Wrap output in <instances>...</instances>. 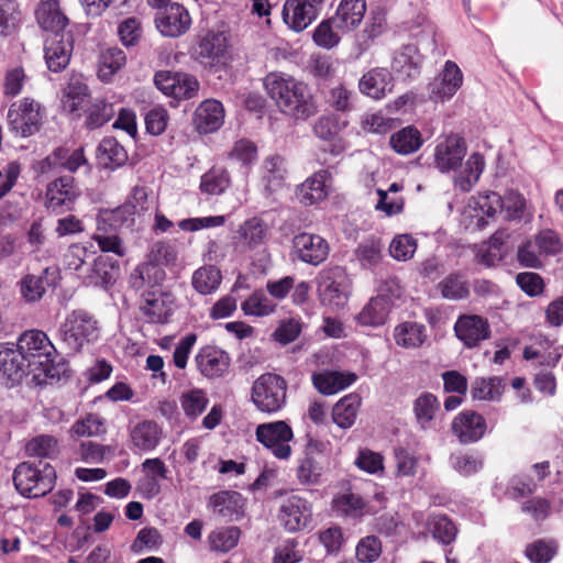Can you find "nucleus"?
<instances>
[{
  "instance_id": "6",
  "label": "nucleus",
  "mask_w": 563,
  "mask_h": 563,
  "mask_svg": "<svg viewBox=\"0 0 563 563\" xmlns=\"http://www.w3.org/2000/svg\"><path fill=\"white\" fill-rule=\"evenodd\" d=\"M504 209V201L499 194L489 192L472 197L460 214V223L466 230H481L495 220L498 212Z\"/></svg>"
},
{
  "instance_id": "19",
  "label": "nucleus",
  "mask_w": 563,
  "mask_h": 563,
  "mask_svg": "<svg viewBox=\"0 0 563 563\" xmlns=\"http://www.w3.org/2000/svg\"><path fill=\"white\" fill-rule=\"evenodd\" d=\"M245 501L242 495L233 490H222L210 496L208 508L225 521H236L244 515Z\"/></svg>"
},
{
  "instance_id": "27",
  "label": "nucleus",
  "mask_w": 563,
  "mask_h": 563,
  "mask_svg": "<svg viewBox=\"0 0 563 563\" xmlns=\"http://www.w3.org/2000/svg\"><path fill=\"white\" fill-rule=\"evenodd\" d=\"M224 122V108L214 99L202 101L195 111L194 123L200 133H211L221 128Z\"/></svg>"
},
{
  "instance_id": "9",
  "label": "nucleus",
  "mask_w": 563,
  "mask_h": 563,
  "mask_svg": "<svg viewBox=\"0 0 563 563\" xmlns=\"http://www.w3.org/2000/svg\"><path fill=\"white\" fill-rule=\"evenodd\" d=\"M228 53V33L224 31H209L198 40L194 49V57L206 68H217L225 64Z\"/></svg>"
},
{
  "instance_id": "14",
  "label": "nucleus",
  "mask_w": 563,
  "mask_h": 563,
  "mask_svg": "<svg viewBox=\"0 0 563 563\" xmlns=\"http://www.w3.org/2000/svg\"><path fill=\"white\" fill-rule=\"evenodd\" d=\"M30 373L14 343H0V384L12 387Z\"/></svg>"
},
{
  "instance_id": "7",
  "label": "nucleus",
  "mask_w": 563,
  "mask_h": 563,
  "mask_svg": "<svg viewBox=\"0 0 563 563\" xmlns=\"http://www.w3.org/2000/svg\"><path fill=\"white\" fill-rule=\"evenodd\" d=\"M286 389L287 384L282 376L266 373L254 382L252 400L261 411L273 413L285 405Z\"/></svg>"
},
{
  "instance_id": "60",
  "label": "nucleus",
  "mask_w": 563,
  "mask_h": 563,
  "mask_svg": "<svg viewBox=\"0 0 563 563\" xmlns=\"http://www.w3.org/2000/svg\"><path fill=\"white\" fill-rule=\"evenodd\" d=\"M356 467L361 471L373 475H380L384 473V456L367 448L360 449L357 456L354 461Z\"/></svg>"
},
{
  "instance_id": "53",
  "label": "nucleus",
  "mask_w": 563,
  "mask_h": 563,
  "mask_svg": "<svg viewBox=\"0 0 563 563\" xmlns=\"http://www.w3.org/2000/svg\"><path fill=\"white\" fill-rule=\"evenodd\" d=\"M341 30H338L333 18L322 20L313 30L312 40L314 44L324 49H331L341 41Z\"/></svg>"
},
{
  "instance_id": "15",
  "label": "nucleus",
  "mask_w": 563,
  "mask_h": 563,
  "mask_svg": "<svg viewBox=\"0 0 563 563\" xmlns=\"http://www.w3.org/2000/svg\"><path fill=\"white\" fill-rule=\"evenodd\" d=\"M311 505L299 496H291L280 506L278 519L290 532L305 529L311 520Z\"/></svg>"
},
{
  "instance_id": "61",
  "label": "nucleus",
  "mask_w": 563,
  "mask_h": 563,
  "mask_svg": "<svg viewBox=\"0 0 563 563\" xmlns=\"http://www.w3.org/2000/svg\"><path fill=\"white\" fill-rule=\"evenodd\" d=\"M386 30V12L382 8H375L369 11L362 31L364 42H372L380 36Z\"/></svg>"
},
{
  "instance_id": "31",
  "label": "nucleus",
  "mask_w": 563,
  "mask_h": 563,
  "mask_svg": "<svg viewBox=\"0 0 563 563\" xmlns=\"http://www.w3.org/2000/svg\"><path fill=\"white\" fill-rule=\"evenodd\" d=\"M457 89V66L448 60L444 69L429 84V96L434 101L451 99Z\"/></svg>"
},
{
  "instance_id": "35",
  "label": "nucleus",
  "mask_w": 563,
  "mask_h": 563,
  "mask_svg": "<svg viewBox=\"0 0 563 563\" xmlns=\"http://www.w3.org/2000/svg\"><path fill=\"white\" fill-rule=\"evenodd\" d=\"M85 164H87V159L82 148L70 151L65 147H58L41 162V168L45 170L46 167H62L74 173Z\"/></svg>"
},
{
  "instance_id": "44",
  "label": "nucleus",
  "mask_w": 563,
  "mask_h": 563,
  "mask_svg": "<svg viewBox=\"0 0 563 563\" xmlns=\"http://www.w3.org/2000/svg\"><path fill=\"white\" fill-rule=\"evenodd\" d=\"M390 146L400 155H409L417 152L422 145L421 133L413 126H406L390 136Z\"/></svg>"
},
{
  "instance_id": "34",
  "label": "nucleus",
  "mask_w": 563,
  "mask_h": 563,
  "mask_svg": "<svg viewBox=\"0 0 563 563\" xmlns=\"http://www.w3.org/2000/svg\"><path fill=\"white\" fill-rule=\"evenodd\" d=\"M420 63L417 47L405 45L394 53L391 69L402 79H412L420 73Z\"/></svg>"
},
{
  "instance_id": "28",
  "label": "nucleus",
  "mask_w": 563,
  "mask_h": 563,
  "mask_svg": "<svg viewBox=\"0 0 563 563\" xmlns=\"http://www.w3.org/2000/svg\"><path fill=\"white\" fill-rule=\"evenodd\" d=\"M490 327L488 320L477 314H460V341L467 347H474L488 339Z\"/></svg>"
},
{
  "instance_id": "11",
  "label": "nucleus",
  "mask_w": 563,
  "mask_h": 563,
  "mask_svg": "<svg viewBox=\"0 0 563 563\" xmlns=\"http://www.w3.org/2000/svg\"><path fill=\"white\" fill-rule=\"evenodd\" d=\"M156 87L166 96L177 100L195 97L199 89L196 77L185 73L158 71L154 77Z\"/></svg>"
},
{
  "instance_id": "55",
  "label": "nucleus",
  "mask_w": 563,
  "mask_h": 563,
  "mask_svg": "<svg viewBox=\"0 0 563 563\" xmlns=\"http://www.w3.org/2000/svg\"><path fill=\"white\" fill-rule=\"evenodd\" d=\"M439 409L440 402L431 393L421 394L413 404L417 421L422 428H426L433 420Z\"/></svg>"
},
{
  "instance_id": "8",
  "label": "nucleus",
  "mask_w": 563,
  "mask_h": 563,
  "mask_svg": "<svg viewBox=\"0 0 563 563\" xmlns=\"http://www.w3.org/2000/svg\"><path fill=\"white\" fill-rule=\"evenodd\" d=\"M43 120L42 106L31 98L13 102L8 110L10 129L22 137L31 136L40 131Z\"/></svg>"
},
{
  "instance_id": "48",
  "label": "nucleus",
  "mask_w": 563,
  "mask_h": 563,
  "mask_svg": "<svg viewBox=\"0 0 563 563\" xmlns=\"http://www.w3.org/2000/svg\"><path fill=\"white\" fill-rule=\"evenodd\" d=\"M394 338L399 346L419 347L426 340V328L417 322H404L395 328Z\"/></svg>"
},
{
  "instance_id": "5",
  "label": "nucleus",
  "mask_w": 563,
  "mask_h": 563,
  "mask_svg": "<svg viewBox=\"0 0 563 563\" xmlns=\"http://www.w3.org/2000/svg\"><path fill=\"white\" fill-rule=\"evenodd\" d=\"M317 292L321 303L332 310L342 309L350 294V280L343 267L321 269L317 277Z\"/></svg>"
},
{
  "instance_id": "10",
  "label": "nucleus",
  "mask_w": 563,
  "mask_h": 563,
  "mask_svg": "<svg viewBox=\"0 0 563 563\" xmlns=\"http://www.w3.org/2000/svg\"><path fill=\"white\" fill-rule=\"evenodd\" d=\"M256 440L278 459H288L291 454L289 442L294 438L292 430L285 421L258 424Z\"/></svg>"
},
{
  "instance_id": "12",
  "label": "nucleus",
  "mask_w": 563,
  "mask_h": 563,
  "mask_svg": "<svg viewBox=\"0 0 563 563\" xmlns=\"http://www.w3.org/2000/svg\"><path fill=\"white\" fill-rule=\"evenodd\" d=\"M155 23L164 36L176 37L188 31L191 19L184 5L172 2L156 13Z\"/></svg>"
},
{
  "instance_id": "20",
  "label": "nucleus",
  "mask_w": 563,
  "mask_h": 563,
  "mask_svg": "<svg viewBox=\"0 0 563 563\" xmlns=\"http://www.w3.org/2000/svg\"><path fill=\"white\" fill-rule=\"evenodd\" d=\"M261 186L266 196H272L283 189L288 174L284 157L275 154L266 157L260 168Z\"/></svg>"
},
{
  "instance_id": "52",
  "label": "nucleus",
  "mask_w": 563,
  "mask_h": 563,
  "mask_svg": "<svg viewBox=\"0 0 563 563\" xmlns=\"http://www.w3.org/2000/svg\"><path fill=\"white\" fill-rule=\"evenodd\" d=\"M559 543L554 539H538L526 547L525 554L532 563H549L558 554Z\"/></svg>"
},
{
  "instance_id": "63",
  "label": "nucleus",
  "mask_w": 563,
  "mask_h": 563,
  "mask_svg": "<svg viewBox=\"0 0 563 563\" xmlns=\"http://www.w3.org/2000/svg\"><path fill=\"white\" fill-rule=\"evenodd\" d=\"M417 250V241L410 234H398L389 244L390 256L399 262L410 260Z\"/></svg>"
},
{
  "instance_id": "43",
  "label": "nucleus",
  "mask_w": 563,
  "mask_h": 563,
  "mask_svg": "<svg viewBox=\"0 0 563 563\" xmlns=\"http://www.w3.org/2000/svg\"><path fill=\"white\" fill-rule=\"evenodd\" d=\"M505 386V380L501 377H479L473 382L471 394L476 400L496 401L501 398Z\"/></svg>"
},
{
  "instance_id": "47",
  "label": "nucleus",
  "mask_w": 563,
  "mask_h": 563,
  "mask_svg": "<svg viewBox=\"0 0 563 563\" xmlns=\"http://www.w3.org/2000/svg\"><path fill=\"white\" fill-rule=\"evenodd\" d=\"M126 62L124 52L118 47H110L101 52L99 56L98 77L108 82Z\"/></svg>"
},
{
  "instance_id": "30",
  "label": "nucleus",
  "mask_w": 563,
  "mask_h": 563,
  "mask_svg": "<svg viewBox=\"0 0 563 563\" xmlns=\"http://www.w3.org/2000/svg\"><path fill=\"white\" fill-rule=\"evenodd\" d=\"M360 91L373 99H383L391 92L393 78L386 68H373L365 73L358 82Z\"/></svg>"
},
{
  "instance_id": "22",
  "label": "nucleus",
  "mask_w": 563,
  "mask_h": 563,
  "mask_svg": "<svg viewBox=\"0 0 563 563\" xmlns=\"http://www.w3.org/2000/svg\"><path fill=\"white\" fill-rule=\"evenodd\" d=\"M320 15V12L299 0H286L282 16L284 23L296 33L305 31Z\"/></svg>"
},
{
  "instance_id": "13",
  "label": "nucleus",
  "mask_w": 563,
  "mask_h": 563,
  "mask_svg": "<svg viewBox=\"0 0 563 563\" xmlns=\"http://www.w3.org/2000/svg\"><path fill=\"white\" fill-rule=\"evenodd\" d=\"M80 196V189L71 176H60L46 186L45 207L52 211L69 208Z\"/></svg>"
},
{
  "instance_id": "4",
  "label": "nucleus",
  "mask_w": 563,
  "mask_h": 563,
  "mask_svg": "<svg viewBox=\"0 0 563 563\" xmlns=\"http://www.w3.org/2000/svg\"><path fill=\"white\" fill-rule=\"evenodd\" d=\"M99 335L98 321L89 312L78 309L65 318L59 328L62 342L71 352H79Z\"/></svg>"
},
{
  "instance_id": "49",
  "label": "nucleus",
  "mask_w": 563,
  "mask_h": 563,
  "mask_svg": "<svg viewBox=\"0 0 563 563\" xmlns=\"http://www.w3.org/2000/svg\"><path fill=\"white\" fill-rule=\"evenodd\" d=\"M505 254V233L497 231L490 236L487 243L481 246L476 253V257L479 263L486 266H494L504 260Z\"/></svg>"
},
{
  "instance_id": "16",
  "label": "nucleus",
  "mask_w": 563,
  "mask_h": 563,
  "mask_svg": "<svg viewBox=\"0 0 563 563\" xmlns=\"http://www.w3.org/2000/svg\"><path fill=\"white\" fill-rule=\"evenodd\" d=\"M59 279V268L48 266L41 275L27 274L20 280V291L27 302H36L42 299L46 287L55 286Z\"/></svg>"
},
{
  "instance_id": "46",
  "label": "nucleus",
  "mask_w": 563,
  "mask_h": 563,
  "mask_svg": "<svg viewBox=\"0 0 563 563\" xmlns=\"http://www.w3.org/2000/svg\"><path fill=\"white\" fill-rule=\"evenodd\" d=\"M159 428L154 421H142L131 431L132 443L142 451L154 450L159 442Z\"/></svg>"
},
{
  "instance_id": "18",
  "label": "nucleus",
  "mask_w": 563,
  "mask_h": 563,
  "mask_svg": "<svg viewBox=\"0 0 563 563\" xmlns=\"http://www.w3.org/2000/svg\"><path fill=\"white\" fill-rule=\"evenodd\" d=\"M73 52V37L69 33L54 34L45 43L44 58L51 71L58 73L67 67Z\"/></svg>"
},
{
  "instance_id": "59",
  "label": "nucleus",
  "mask_w": 563,
  "mask_h": 563,
  "mask_svg": "<svg viewBox=\"0 0 563 563\" xmlns=\"http://www.w3.org/2000/svg\"><path fill=\"white\" fill-rule=\"evenodd\" d=\"M229 173L224 169L213 168L201 177L200 189L208 195H220L229 187Z\"/></svg>"
},
{
  "instance_id": "54",
  "label": "nucleus",
  "mask_w": 563,
  "mask_h": 563,
  "mask_svg": "<svg viewBox=\"0 0 563 563\" xmlns=\"http://www.w3.org/2000/svg\"><path fill=\"white\" fill-rule=\"evenodd\" d=\"M484 167V156L478 153H473L466 161L463 170L460 172V189L463 191H470L478 181Z\"/></svg>"
},
{
  "instance_id": "29",
  "label": "nucleus",
  "mask_w": 563,
  "mask_h": 563,
  "mask_svg": "<svg viewBox=\"0 0 563 563\" xmlns=\"http://www.w3.org/2000/svg\"><path fill=\"white\" fill-rule=\"evenodd\" d=\"M117 263L108 256H97L91 264L87 265L85 273H81L79 278L86 285L106 287L112 284L115 278Z\"/></svg>"
},
{
  "instance_id": "23",
  "label": "nucleus",
  "mask_w": 563,
  "mask_h": 563,
  "mask_svg": "<svg viewBox=\"0 0 563 563\" xmlns=\"http://www.w3.org/2000/svg\"><path fill=\"white\" fill-rule=\"evenodd\" d=\"M174 309V297L169 292L150 291L141 306L143 316L151 323H166Z\"/></svg>"
},
{
  "instance_id": "25",
  "label": "nucleus",
  "mask_w": 563,
  "mask_h": 563,
  "mask_svg": "<svg viewBox=\"0 0 563 563\" xmlns=\"http://www.w3.org/2000/svg\"><path fill=\"white\" fill-rule=\"evenodd\" d=\"M365 13V0H341L332 18L338 30L350 33L360 26Z\"/></svg>"
},
{
  "instance_id": "39",
  "label": "nucleus",
  "mask_w": 563,
  "mask_h": 563,
  "mask_svg": "<svg viewBox=\"0 0 563 563\" xmlns=\"http://www.w3.org/2000/svg\"><path fill=\"white\" fill-rule=\"evenodd\" d=\"M361 398L357 394H349L341 398L332 409V419L342 429L351 428L357 417Z\"/></svg>"
},
{
  "instance_id": "51",
  "label": "nucleus",
  "mask_w": 563,
  "mask_h": 563,
  "mask_svg": "<svg viewBox=\"0 0 563 563\" xmlns=\"http://www.w3.org/2000/svg\"><path fill=\"white\" fill-rule=\"evenodd\" d=\"M107 431L106 420L98 413H88L77 420L69 430L71 438L99 437Z\"/></svg>"
},
{
  "instance_id": "62",
  "label": "nucleus",
  "mask_w": 563,
  "mask_h": 563,
  "mask_svg": "<svg viewBox=\"0 0 563 563\" xmlns=\"http://www.w3.org/2000/svg\"><path fill=\"white\" fill-rule=\"evenodd\" d=\"M26 452L32 456L51 459L58 453V442L53 435L42 434L27 442Z\"/></svg>"
},
{
  "instance_id": "1",
  "label": "nucleus",
  "mask_w": 563,
  "mask_h": 563,
  "mask_svg": "<svg viewBox=\"0 0 563 563\" xmlns=\"http://www.w3.org/2000/svg\"><path fill=\"white\" fill-rule=\"evenodd\" d=\"M263 86L279 112L286 118L298 122L317 114V101L307 82L286 73L273 71L265 76Z\"/></svg>"
},
{
  "instance_id": "58",
  "label": "nucleus",
  "mask_w": 563,
  "mask_h": 563,
  "mask_svg": "<svg viewBox=\"0 0 563 563\" xmlns=\"http://www.w3.org/2000/svg\"><path fill=\"white\" fill-rule=\"evenodd\" d=\"M242 311L246 316L266 317L272 314L276 309L274 303L262 291H255L241 305Z\"/></svg>"
},
{
  "instance_id": "41",
  "label": "nucleus",
  "mask_w": 563,
  "mask_h": 563,
  "mask_svg": "<svg viewBox=\"0 0 563 563\" xmlns=\"http://www.w3.org/2000/svg\"><path fill=\"white\" fill-rule=\"evenodd\" d=\"M135 214L136 206H132L131 203H124L114 210L102 211L97 219L99 231L106 230L107 225L113 230L124 225L129 227L134 222L133 217Z\"/></svg>"
},
{
  "instance_id": "38",
  "label": "nucleus",
  "mask_w": 563,
  "mask_h": 563,
  "mask_svg": "<svg viewBox=\"0 0 563 563\" xmlns=\"http://www.w3.org/2000/svg\"><path fill=\"white\" fill-rule=\"evenodd\" d=\"M486 420L473 410L460 413V443H472L483 438L486 432Z\"/></svg>"
},
{
  "instance_id": "3",
  "label": "nucleus",
  "mask_w": 563,
  "mask_h": 563,
  "mask_svg": "<svg viewBox=\"0 0 563 563\" xmlns=\"http://www.w3.org/2000/svg\"><path fill=\"white\" fill-rule=\"evenodd\" d=\"M56 479L54 467L43 461L20 463L13 473L16 490L24 497L37 498L49 493Z\"/></svg>"
},
{
  "instance_id": "57",
  "label": "nucleus",
  "mask_w": 563,
  "mask_h": 563,
  "mask_svg": "<svg viewBox=\"0 0 563 563\" xmlns=\"http://www.w3.org/2000/svg\"><path fill=\"white\" fill-rule=\"evenodd\" d=\"M88 96V87L81 76H73L65 89L64 107L69 112L79 109L85 98Z\"/></svg>"
},
{
  "instance_id": "42",
  "label": "nucleus",
  "mask_w": 563,
  "mask_h": 563,
  "mask_svg": "<svg viewBox=\"0 0 563 563\" xmlns=\"http://www.w3.org/2000/svg\"><path fill=\"white\" fill-rule=\"evenodd\" d=\"M222 282L221 271L213 265H206L192 274L191 284L196 291L201 295L216 292Z\"/></svg>"
},
{
  "instance_id": "56",
  "label": "nucleus",
  "mask_w": 563,
  "mask_h": 563,
  "mask_svg": "<svg viewBox=\"0 0 563 563\" xmlns=\"http://www.w3.org/2000/svg\"><path fill=\"white\" fill-rule=\"evenodd\" d=\"M115 113L112 103L104 99H96L87 110L86 125L89 129H98L110 121Z\"/></svg>"
},
{
  "instance_id": "45",
  "label": "nucleus",
  "mask_w": 563,
  "mask_h": 563,
  "mask_svg": "<svg viewBox=\"0 0 563 563\" xmlns=\"http://www.w3.org/2000/svg\"><path fill=\"white\" fill-rule=\"evenodd\" d=\"M437 168L441 173L455 170L457 166V135L451 134L441 141L434 153Z\"/></svg>"
},
{
  "instance_id": "64",
  "label": "nucleus",
  "mask_w": 563,
  "mask_h": 563,
  "mask_svg": "<svg viewBox=\"0 0 563 563\" xmlns=\"http://www.w3.org/2000/svg\"><path fill=\"white\" fill-rule=\"evenodd\" d=\"M324 468L313 457L307 456L297 468V477L301 484L316 485L321 482Z\"/></svg>"
},
{
  "instance_id": "24",
  "label": "nucleus",
  "mask_w": 563,
  "mask_h": 563,
  "mask_svg": "<svg viewBox=\"0 0 563 563\" xmlns=\"http://www.w3.org/2000/svg\"><path fill=\"white\" fill-rule=\"evenodd\" d=\"M35 18L43 30L54 34L64 33L69 23L60 8L59 0H41L35 9Z\"/></svg>"
},
{
  "instance_id": "37",
  "label": "nucleus",
  "mask_w": 563,
  "mask_h": 563,
  "mask_svg": "<svg viewBox=\"0 0 563 563\" xmlns=\"http://www.w3.org/2000/svg\"><path fill=\"white\" fill-rule=\"evenodd\" d=\"M97 161L100 166L115 169L128 161V153L114 137H104L97 148Z\"/></svg>"
},
{
  "instance_id": "36",
  "label": "nucleus",
  "mask_w": 563,
  "mask_h": 563,
  "mask_svg": "<svg viewBox=\"0 0 563 563\" xmlns=\"http://www.w3.org/2000/svg\"><path fill=\"white\" fill-rule=\"evenodd\" d=\"M390 308V300L378 295L362 309L356 320L362 325L379 327L386 322Z\"/></svg>"
},
{
  "instance_id": "17",
  "label": "nucleus",
  "mask_w": 563,
  "mask_h": 563,
  "mask_svg": "<svg viewBox=\"0 0 563 563\" xmlns=\"http://www.w3.org/2000/svg\"><path fill=\"white\" fill-rule=\"evenodd\" d=\"M294 249L302 262L314 266L327 260L330 250L322 236L307 232L294 238Z\"/></svg>"
},
{
  "instance_id": "32",
  "label": "nucleus",
  "mask_w": 563,
  "mask_h": 563,
  "mask_svg": "<svg viewBox=\"0 0 563 563\" xmlns=\"http://www.w3.org/2000/svg\"><path fill=\"white\" fill-rule=\"evenodd\" d=\"M328 173L320 170L307 178L296 190L298 200L305 206L322 201L329 192Z\"/></svg>"
},
{
  "instance_id": "40",
  "label": "nucleus",
  "mask_w": 563,
  "mask_h": 563,
  "mask_svg": "<svg viewBox=\"0 0 563 563\" xmlns=\"http://www.w3.org/2000/svg\"><path fill=\"white\" fill-rule=\"evenodd\" d=\"M166 277L165 271L154 263H144L139 265L130 275V285L136 289L145 287H155Z\"/></svg>"
},
{
  "instance_id": "33",
  "label": "nucleus",
  "mask_w": 563,
  "mask_h": 563,
  "mask_svg": "<svg viewBox=\"0 0 563 563\" xmlns=\"http://www.w3.org/2000/svg\"><path fill=\"white\" fill-rule=\"evenodd\" d=\"M357 376L350 372L323 371L312 374L313 386L323 395H333L351 386Z\"/></svg>"
},
{
  "instance_id": "26",
  "label": "nucleus",
  "mask_w": 563,
  "mask_h": 563,
  "mask_svg": "<svg viewBox=\"0 0 563 563\" xmlns=\"http://www.w3.org/2000/svg\"><path fill=\"white\" fill-rule=\"evenodd\" d=\"M331 505L333 511L340 517L360 519L369 514L368 503L351 488L335 494Z\"/></svg>"
},
{
  "instance_id": "50",
  "label": "nucleus",
  "mask_w": 563,
  "mask_h": 563,
  "mask_svg": "<svg viewBox=\"0 0 563 563\" xmlns=\"http://www.w3.org/2000/svg\"><path fill=\"white\" fill-rule=\"evenodd\" d=\"M240 536L238 527H220L209 533L208 543L212 551L225 553L236 547Z\"/></svg>"
},
{
  "instance_id": "21",
  "label": "nucleus",
  "mask_w": 563,
  "mask_h": 563,
  "mask_svg": "<svg viewBox=\"0 0 563 563\" xmlns=\"http://www.w3.org/2000/svg\"><path fill=\"white\" fill-rule=\"evenodd\" d=\"M196 363L200 373L209 378L223 376L230 367L229 354L216 346H205L196 355Z\"/></svg>"
},
{
  "instance_id": "2",
  "label": "nucleus",
  "mask_w": 563,
  "mask_h": 563,
  "mask_svg": "<svg viewBox=\"0 0 563 563\" xmlns=\"http://www.w3.org/2000/svg\"><path fill=\"white\" fill-rule=\"evenodd\" d=\"M15 347L34 377H38L41 373L47 375L51 372L56 349L43 331L29 330L23 332L19 336Z\"/></svg>"
}]
</instances>
